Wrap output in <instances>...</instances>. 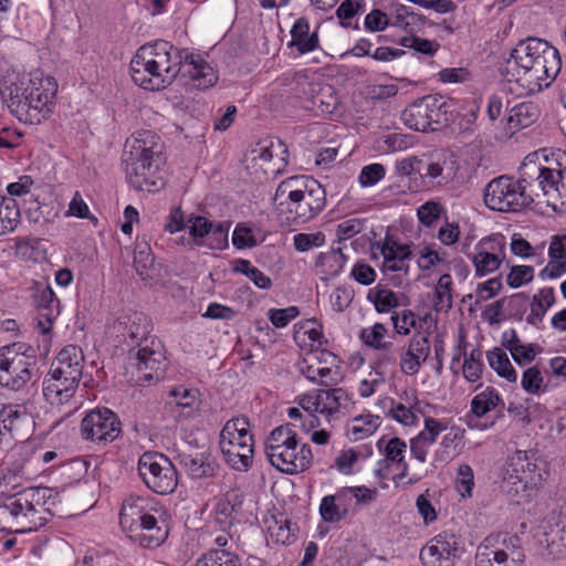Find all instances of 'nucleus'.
Instances as JSON below:
<instances>
[{"mask_svg": "<svg viewBox=\"0 0 566 566\" xmlns=\"http://www.w3.org/2000/svg\"><path fill=\"white\" fill-rule=\"evenodd\" d=\"M160 137L151 130H140L126 139L122 164L127 181L138 191L155 192L165 186Z\"/></svg>", "mask_w": 566, "mask_h": 566, "instance_id": "1", "label": "nucleus"}, {"mask_svg": "<svg viewBox=\"0 0 566 566\" xmlns=\"http://www.w3.org/2000/svg\"><path fill=\"white\" fill-rule=\"evenodd\" d=\"M56 92L57 83L53 77L34 76L7 86L2 96L20 122L38 125L51 115Z\"/></svg>", "mask_w": 566, "mask_h": 566, "instance_id": "2", "label": "nucleus"}, {"mask_svg": "<svg viewBox=\"0 0 566 566\" xmlns=\"http://www.w3.org/2000/svg\"><path fill=\"white\" fill-rule=\"evenodd\" d=\"M114 329L120 333L129 346L128 359L135 365L142 378L146 381L161 378L164 356L160 350L153 348L155 340L150 337L151 322L142 312H134L117 319Z\"/></svg>", "mask_w": 566, "mask_h": 566, "instance_id": "3", "label": "nucleus"}, {"mask_svg": "<svg viewBox=\"0 0 566 566\" xmlns=\"http://www.w3.org/2000/svg\"><path fill=\"white\" fill-rule=\"evenodd\" d=\"M274 201L289 224L301 226L315 219L326 205V191L314 178L293 176L282 180Z\"/></svg>", "mask_w": 566, "mask_h": 566, "instance_id": "4", "label": "nucleus"}, {"mask_svg": "<svg viewBox=\"0 0 566 566\" xmlns=\"http://www.w3.org/2000/svg\"><path fill=\"white\" fill-rule=\"evenodd\" d=\"M53 489L46 486L28 488L7 497L0 504V532L29 533L44 526L49 518L42 513L53 497Z\"/></svg>", "mask_w": 566, "mask_h": 566, "instance_id": "5", "label": "nucleus"}, {"mask_svg": "<svg viewBox=\"0 0 566 566\" xmlns=\"http://www.w3.org/2000/svg\"><path fill=\"white\" fill-rule=\"evenodd\" d=\"M119 524L128 537L144 548H156L168 537V527L164 521L150 514L143 499L125 501L120 513Z\"/></svg>", "mask_w": 566, "mask_h": 566, "instance_id": "6", "label": "nucleus"}, {"mask_svg": "<svg viewBox=\"0 0 566 566\" xmlns=\"http://www.w3.org/2000/svg\"><path fill=\"white\" fill-rule=\"evenodd\" d=\"M453 103L447 97L432 94L411 103L401 114L403 123L416 132L439 130L453 120Z\"/></svg>", "mask_w": 566, "mask_h": 566, "instance_id": "7", "label": "nucleus"}, {"mask_svg": "<svg viewBox=\"0 0 566 566\" xmlns=\"http://www.w3.org/2000/svg\"><path fill=\"white\" fill-rule=\"evenodd\" d=\"M538 196L534 189L525 191L511 176L502 175L492 179L484 189V203L500 212H517L528 208Z\"/></svg>", "mask_w": 566, "mask_h": 566, "instance_id": "8", "label": "nucleus"}, {"mask_svg": "<svg viewBox=\"0 0 566 566\" xmlns=\"http://www.w3.org/2000/svg\"><path fill=\"white\" fill-rule=\"evenodd\" d=\"M138 473L147 488L157 494H170L178 484L176 468L163 454L144 453L138 461Z\"/></svg>", "mask_w": 566, "mask_h": 566, "instance_id": "9", "label": "nucleus"}, {"mask_svg": "<svg viewBox=\"0 0 566 566\" xmlns=\"http://www.w3.org/2000/svg\"><path fill=\"white\" fill-rule=\"evenodd\" d=\"M122 433L118 416L109 408H95L86 412L81 421V436L97 444H107Z\"/></svg>", "mask_w": 566, "mask_h": 566, "instance_id": "10", "label": "nucleus"}, {"mask_svg": "<svg viewBox=\"0 0 566 566\" xmlns=\"http://www.w3.org/2000/svg\"><path fill=\"white\" fill-rule=\"evenodd\" d=\"M231 222H212L208 218L191 213L187 218L189 238L187 244L206 247L210 250H224L228 248V234Z\"/></svg>", "mask_w": 566, "mask_h": 566, "instance_id": "11", "label": "nucleus"}, {"mask_svg": "<svg viewBox=\"0 0 566 566\" xmlns=\"http://www.w3.org/2000/svg\"><path fill=\"white\" fill-rule=\"evenodd\" d=\"M562 67V60L556 48H549L541 54L532 64L520 72L522 76L521 86L526 87L528 93L542 91L549 86Z\"/></svg>", "mask_w": 566, "mask_h": 566, "instance_id": "12", "label": "nucleus"}, {"mask_svg": "<svg viewBox=\"0 0 566 566\" xmlns=\"http://www.w3.org/2000/svg\"><path fill=\"white\" fill-rule=\"evenodd\" d=\"M490 538L478 547L475 555L476 566H523L525 553L521 546V538L516 535L503 539L502 547L493 548L489 545Z\"/></svg>", "mask_w": 566, "mask_h": 566, "instance_id": "13", "label": "nucleus"}, {"mask_svg": "<svg viewBox=\"0 0 566 566\" xmlns=\"http://www.w3.org/2000/svg\"><path fill=\"white\" fill-rule=\"evenodd\" d=\"M549 45L547 41L539 38L530 36L521 40L501 69L505 81L520 83L522 78L520 72L538 59Z\"/></svg>", "mask_w": 566, "mask_h": 566, "instance_id": "14", "label": "nucleus"}, {"mask_svg": "<svg viewBox=\"0 0 566 566\" xmlns=\"http://www.w3.org/2000/svg\"><path fill=\"white\" fill-rule=\"evenodd\" d=\"M150 48L140 46L130 61V72L133 81L140 87L149 91H159L166 88V77L159 71L158 64L150 60Z\"/></svg>", "mask_w": 566, "mask_h": 566, "instance_id": "15", "label": "nucleus"}, {"mask_svg": "<svg viewBox=\"0 0 566 566\" xmlns=\"http://www.w3.org/2000/svg\"><path fill=\"white\" fill-rule=\"evenodd\" d=\"M31 300L38 311V328L43 335L50 334L53 323L60 314V301L55 297L51 286L41 282L32 283Z\"/></svg>", "mask_w": 566, "mask_h": 566, "instance_id": "16", "label": "nucleus"}, {"mask_svg": "<svg viewBox=\"0 0 566 566\" xmlns=\"http://www.w3.org/2000/svg\"><path fill=\"white\" fill-rule=\"evenodd\" d=\"M265 455L270 463L285 474H296L308 470L313 463V453L308 444L298 448H270Z\"/></svg>", "mask_w": 566, "mask_h": 566, "instance_id": "17", "label": "nucleus"}, {"mask_svg": "<svg viewBox=\"0 0 566 566\" xmlns=\"http://www.w3.org/2000/svg\"><path fill=\"white\" fill-rule=\"evenodd\" d=\"M505 259V238L501 234L482 239L471 256L475 276L482 277L496 271Z\"/></svg>", "mask_w": 566, "mask_h": 566, "instance_id": "18", "label": "nucleus"}, {"mask_svg": "<svg viewBox=\"0 0 566 566\" xmlns=\"http://www.w3.org/2000/svg\"><path fill=\"white\" fill-rule=\"evenodd\" d=\"M180 66L181 70L178 76L187 80L185 83L191 84L195 88L207 90L218 82L217 72L199 54L186 50Z\"/></svg>", "mask_w": 566, "mask_h": 566, "instance_id": "19", "label": "nucleus"}, {"mask_svg": "<svg viewBox=\"0 0 566 566\" xmlns=\"http://www.w3.org/2000/svg\"><path fill=\"white\" fill-rule=\"evenodd\" d=\"M144 48H150V60L158 64L159 71L166 77V83L170 85L180 73V63L186 50H179L164 40H157L153 44H145Z\"/></svg>", "mask_w": 566, "mask_h": 566, "instance_id": "20", "label": "nucleus"}, {"mask_svg": "<svg viewBox=\"0 0 566 566\" xmlns=\"http://www.w3.org/2000/svg\"><path fill=\"white\" fill-rule=\"evenodd\" d=\"M430 352L429 335L421 332L415 333L400 354L399 366L401 371L409 376L418 374Z\"/></svg>", "mask_w": 566, "mask_h": 566, "instance_id": "21", "label": "nucleus"}, {"mask_svg": "<svg viewBox=\"0 0 566 566\" xmlns=\"http://www.w3.org/2000/svg\"><path fill=\"white\" fill-rule=\"evenodd\" d=\"M176 460L191 479H209L217 475L219 464L209 451L180 452Z\"/></svg>", "mask_w": 566, "mask_h": 566, "instance_id": "22", "label": "nucleus"}, {"mask_svg": "<svg viewBox=\"0 0 566 566\" xmlns=\"http://www.w3.org/2000/svg\"><path fill=\"white\" fill-rule=\"evenodd\" d=\"M34 366L20 358L0 354V385L12 390L21 389L31 380Z\"/></svg>", "mask_w": 566, "mask_h": 566, "instance_id": "23", "label": "nucleus"}, {"mask_svg": "<svg viewBox=\"0 0 566 566\" xmlns=\"http://www.w3.org/2000/svg\"><path fill=\"white\" fill-rule=\"evenodd\" d=\"M199 391L193 388L176 387L169 391L166 408L177 420L193 418L199 410Z\"/></svg>", "mask_w": 566, "mask_h": 566, "instance_id": "24", "label": "nucleus"}, {"mask_svg": "<svg viewBox=\"0 0 566 566\" xmlns=\"http://www.w3.org/2000/svg\"><path fill=\"white\" fill-rule=\"evenodd\" d=\"M244 496L238 490H230L218 499L213 510V522L224 533L234 525L235 515L241 512Z\"/></svg>", "mask_w": 566, "mask_h": 566, "instance_id": "25", "label": "nucleus"}, {"mask_svg": "<svg viewBox=\"0 0 566 566\" xmlns=\"http://www.w3.org/2000/svg\"><path fill=\"white\" fill-rule=\"evenodd\" d=\"M78 384L77 381L60 377L50 369L43 380V396L50 405L61 406L74 396Z\"/></svg>", "mask_w": 566, "mask_h": 566, "instance_id": "26", "label": "nucleus"}, {"mask_svg": "<svg viewBox=\"0 0 566 566\" xmlns=\"http://www.w3.org/2000/svg\"><path fill=\"white\" fill-rule=\"evenodd\" d=\"M428 161L429 182L442 186L449 184L455 176L452 156L443 150H436L429 154Z\"/></svg>", "mask_w": 566, "mask_h": 566, "instance_id": "27", "label": "nucleus"}, {"mask_svg": "<svg viewBox=\"0 0 566 566\" xmlns=\"http://www.w3.org/2000/svg\"><path fill=\"white\" fill-rule=\"evenodd\" d=\"M536 187L539 188L545 196H549L552 199H558L562 205H565L566 166L565 169H559L557 171L545 167Z\"/></svg>", "mask_w": 566, "mask_h": 566, "instance_id": "28", "label": "nucleus"}, {"mask_svg": "<svg viewBox=\"0 0 566 566\" xmlns=\"http://www.w3.org/2000/svg\"><path fill=\"white\" fill-rule=\"evenodd\" d=\"M539 117V108L533 102H523L511 108L506 119L510 137L532 126Z\"/></svg>", "mask_w": 566, "mask_h": 566, "instance_id": "29", "label": "nucleus"}, {"mask_svg": "<svg viewBox=\"0 0 566 566\" xmlns=\"http://www.w3.org/2000/svg\"><path fill=\"white\" fill-rule=\"evenodd\" d=\"M226 449L221 450L226 461L238 471H248L253 462L254 442L234 443L224 442Z\"/></svg>", "mask_w": 566, "mask_h": 566, "instance_id": "30", "label": "nucleus"}, {"mask_svg": "<svg viewBox=\"0 0 566 566\" xmlns=\"http://www.w3.org/2000/svg\"><path fill=\"white\" fill-rule=\"evenodd\" d=\"M292 41L289 46H295L300 54L314 51L318 46L317 33L310 34V23L306 18H298L291 29Z\"/></svg>", "mask_w": 566, "mask_h": 566, "instance_id": "31", "label": "nucleus"}, {"mask_svg": "<svg viewBox=\"0 0 566 566\" xmlns=\"http://www.w3.org/2000/svg\"><path fill=\"white\" fill-rule=\"evenodd\" d=\"M499 407L504 408L505 403L499 391L491 386L485 387L484 390L475 395L471 400V412L476 418H482Z\"/></svg>", "mask_w": 566, "mask_h": 566, "instance_id": "32", "label": "nucleus"}, {"mask_svg": "<svg viewBox=\"0 0 566 566\" xmlns=\"http://www.w3.org/2000/svg\"><path fill=\"white\" fill-rule=\"evenodd\" d=\"M300 441L297 438V433L293 428V424L285 423L274 428L269 437L266 438L264 444V451L269 452L270 448L279 449L287 447L290 448H298Z\"/></svg>", "mask_w": 566, "mask_h": 566, "instance_id": "33", "label": "nucleus"}, {"mask_svg": "<svg viewBox=\"0 0 566 566\" xmlns=\"http://www.w3.org/2000/svg\"><path fill=\"white\" fill-rule=\"evenodd\" d=\"M486 358L490 367L500 377L506 379L509 382H516L517 373L503 349L499 347L493 348L492 350L488 352Z\"/></svg>", "mask_w": 566, "mask_h": 566, "instance_id": "34", "label": "nucleus"}, {"mask_svg": "<svg viewBox=\"0 0 566 566\" xmlns=\"http://www.w3.org/2000/svg\"><path fill=\"white\" fill-rule=\"evenodd\" d=\"M20 217L15 200L0 196V235L13 231L20 222Z\"/></svg>", "mask_w": 566, "mask_h": 566, "instance_id": "35", "label": "nucleus"}, {"mask_svg": "<svg viewBox=\"0 0 566 566\" xmlns=\"http://www.w3.org/2000/svg\"><path fill=\"white\" fill-rule=\"evenodd\" d=\"M193 566H242L241 558L227 549H210Z\"/></svg>", "mask_w": 566, "mask_h": 566, "instance_id": "36", "label": "nucleus"}, {"mask_svg": "<svg viewBox=\"0 0 566 566\" xmlns=\"http://www.w3.org/2000/svg\"><path fill=\"white\" fill-rule=\"evenodd\" d=\"M536 154L528 155L520 167V177L515 179L525 191L533 189V184L538 181L545 167L536 163Z\"/></svg>", "mask_w": 566, "mask_h": 566, "instance_id": "37", "label": "nucleus"}, {"mask_svg": "<svg viewBox=\"0 0 566 566\" xmlns=\"http://www.w3.org/2000/svg\"><path fill=\"white\" fill-rule=\"evenodd\" d=\"M155 263V256L151 252L150 245L143 241L137 242L134 250V265L137 274L142 280L151 277L150 270Z\"/></svg>", "mask_w": 566, "mask_h": 566, "instance_id": "38", "label": "nucleus"}, {"mask_svg": "<svg viewBox=\"0 0 566 566\" xmlns=\"http://www.w3.org/2000/svg\"><path fill=\"white\" fill-rule=\"evenodd\" d=\"M386 262L403 261L412 258L410 245L401 244L391 235H386L382 243H377Z\"/></svg>", "mask_w": 566, "mask_h": 566, "instance_id": "39", "label": "nucleus"}, {"mask_svg": "<svg viewBox=\"0 0 566 566\" xmlns=\"http://www.w3.org/2000/svg\"><path fill=\"white\" fill-rule=\"evenodd\" d=\"M367 300L375 305L378 313H387L399 305L396 293L380 286L370 289L367 294Z\"/></svg>", "mask_w": 566, "mask_h": 566, "instance_id": "40", "label": "nucleus"}, {"mask_svg": "<svg viewBox=\"0 0 566 566\" xmlns=\"http://www.w3.org/2000/svg\"><path fill=\"white\" fill-rule=\"evenodd\" d=\"M28 420L29 413L24 405H8L0 411V421L3 424V429L9 432H12Z\"/></svg>", "mask_w": 566, "mask_h": 566, "instance_id": "41", "label": "nucleus"}, {"mask_svg": "<svg viewBox=\"0 0 566 566\" xmlns=\"http://www.w3.org/2000/svg\"><path fill=\"white\" fill-rule=\"evenodd\" d=\"M379 426V416L359 415L353 419L349 432L354 440H361L371 436Z\"/></svg>", "mask_w": 566, "mask_h": 566, "instance_id": "42", "label": "nucleus"}, {"mask_svg": "<svg viewBox=\"0 0 566 566\" xmlns=\"http://www.w3.org/2000/svg\"><path fill=\"white\" fill-rule=\"evenodd\" d=\"M452 280L450 274H442L434 289L433 308L437 312L449 311L452 307Z\"/></svg>", "mask_w": 566, "mask_h": 566, "instance_id": "43", "label": "nucleus"}, {"mask_svg": "<svg viewBox=\"0 0 566 566\" xmlns=\"http://www.w3.org/2000/svg\"><path fill=\"white\" fill-rule=\"evenodd\" d=\"M407 450L406 442L398 438H390L385 446V458L378 462V465H385L386 469H389L391 464H399L405 461V453Z\"/></svg>", "mask_w": 566, "mask_h": 566, "instance_id": "44", "label": "nucleus"}, {"mask_svg": "<svg viewBox=\"0 0 566 566\" xmlns=\"http://www.w3.org/2000/svg\"><path fill=\"white\" fill-rule=\"evenodd\" d=\"M298 369L300 373L312 382L321 384L326 387L332 382H336V379L331 377L333 370L329 367H315L308 364L307 359H303V361L298 364Z\"/></svg>", "mask_w": 566, "mask_h": 566, "instance_id": "45", "label": "nucleus"}, {"mask_svg": "<svg viewBox=\"0 0 566 566\" xmlns=\"http://www.w3.org/2000/svg\"><path fill=\"white\" fill-rule=\"evenodd\" d=\"M521 386L525 392L531 395H539L547 389L544 377L537 366L528 367L523 371Z\"/></svg>", "mask_w": 566, "mask_h": 566, "instance_id": "46", "label": "nucleus"}, {"mask_svg": "<svg viewBox=\"0 0 566 566\" xmlns=\"http://www.w3.org/2000/svg\"><path fill=\"white\" fill-rule=\"evenodd\" d=\"M388 329L382 323H375L371 327L363 328L359 333L361 342L374 349H380L381 347H388V342H384Z\"/></svg>", "mask_w": 566, "mask_h": 566, "instance_id": "47", "label": "nucleus"}, {"mask_svg": "<svg viewBox=\"0 0 566 566\" xmlns=\"http://www.w3.org/2000/svg\"><path fill=\"white\" fill-rule=\"evenodd\" d=\"M388 347H381L373 363V369L376 375L382 377L388 370L394 369L397 365V352L392 343H387Z\"/></svg>", "mask_w": 566, "mask_h": 566, "instance_id": "48", "label": "nucleus"}, {"mask_svg": "<svg viewBox=\"0 0 566 566\" xmlns=\"http://www.w3.org/2000/svg\"><path fill=\"white\" fill-rule=\"evenodd\" d=\"M390 319L394 331L398 335L407 336L412 328H417V316L410 310L392 312Z\"/></svg>", "mask_w": 566, "mask_h": 566, "instance_id": "49", "label": "nucleus"}, {"mask_svg": "<svg viewBox=\"0 0 566 566\" xmlns=\"http://www.w3.org/2000/svg\"><path fill=\"white\" fill-rule=\"evenodd\" d=\"M398 43L403 48L412 49L416 52L428 56L434 55L440 48L438 42L422 39L417 35L402 36Z\"/></svg>", "mask_w": 566, "mask_h": 566, "instance_id": "50", "label": "nucleus"}, {"mask_svg": "<svg viewBox=\"0 0 566 566\" xmlns=\"http://www.w3.org/2000/svg\"><path fill=\"white\" fill-rule=\"evenodd\" d=\"M365 6V0H344L336 10L339 24L343 28H349L352 25L350 19L364 11Z\"/></svg>", "mask_w": 566, "mask_h": 566, "instance_id": "51", "label": "nucleus"}, {"mask_svg": "<svg viewBox=\"0 0 566 566\" xmlns=\"http://www.w3.org/2000/svg\"><path fill=\"white\" fill-rule=\"evenodd\" d=\"M0 354L3 356L20 358L25 363H32L35 366L36 363V348L27 343H13L8 346H3L0 349Z\"/></svg>", "mask_w": 566, "mask_h": 566, "instance_id": "52", "label": "nucleus"}, {"mask_svg": "<svg viewBox=\"0 0 566 566\" xmlns=\"http://www.w3.org/2000/svg\"><path fill=\"white\" fill-rule=\"evenodd\" d=\"M326 237L322 231L313 233L302 232L293 237V244L295 250L302 253L324 245Z\"/></svg>", "mask_w": 566, "mask_h": 566, "instance_id": "53", "label": "nucleus"}, {"mask_svg": "<svg viewBox=\"0 0 566 566\" xmlns=\"http://www.w3.org/2000/svg\"><path fill=\"white\" fill-rule=\"evenodd\" d=\"M221 431L241 437L244 442H254L250 429V421L245 416H239L228 420Z\"/></svg>", "mask_w": 566, "mask_h": 566, "instance_id": "54", "label": "nucleus"}, {"mask_svg": "<svg viewBox=\"0 0 566 566\" xmlns=\"http://www.w3.org/2000/svg\"><path fill=\"white\" fill-rule=\"evenodd\" d=\"M474 486V475L472 468L462 463L458 468V475L455 480V489L462 497H470Z\"/></svg>", "mask_w": 566, "mask_h": 566, "instance_id": "55", "label": "nucleus"}, {"mask_svg": "<svg viewBox=\"0 0 566 566\" xmlns=\"http://www.w3.org/2000/svg\"><path fill=\"white\" fill-rule=\"evenodd\" d=\"M12 463L0 468V493L4 494L17 488V450L12 453Z\"/></svg>", "mask_w": 566, "mask_h": 566, "instance_id": "56", "label": "nucleus"}, {"mask_svg": "<svg viewBox=\"0 0 566 566\" xmlns=\"http://www.w3.org/2000/svg\"><path fill=\"white\" fill-rule=\"evenodd\" d=\"M319 515L326 523H338L346 516L337 506L335 497L329 495H326L322 499L319 504Z\"/></svg>", "mask_w": 566, "mask_h": 566, "instance_id": "57", "label": "nucleus"}, {"mask_svg": "<svg viewBox=\"0 0 566 566\" xmlns=\"http://www.w3.org/2000/svg\"><path fill=\"white\" fill-rule=\"evenodd\" d=\"M534 277V269L530 265H514L507 274L506 282L512 289H517Z\"/></svg>", "mask_w": 566, "mask_h": 566, "instance_id": "58", "label": "nucleus"}, {"mask_svg": "<svg viewBox=\"0 0 566 566\" xmlns=\"http://www.w3.org/2000/svg\"><path fill=\"white\" fill-rule=\"evenodd\" d=\"M446 429L447 426L442 421L427 417L424 419V428L417 437L427 444H433L439 434Z\"/></svg>", "mask_w": 566, "mask_h": 566, "instance_id": "59", "label": "nucleus"}, {"mask_svg": "<svg viewBox=\"0 0 566 566\" xmlns=\"http://www.w3.org/2000/svg\"><path fill=\"white\" fill-rule=\"evenodd\" d=\"M316 400L319 407L318 413L324 415L327 418L334 416L339 410V403L336 402L333 389L318 390L316 394Z\"/></svg>", "mask_w": 566, "mask_h": 566, "instance_id": "60", "label": "nucleus"}, {"mask_svg": "<svg viewBox=\"0 0 566 566\" xmlns=\"http://www.w3.org/2000/svg\"><path fill=\"white\" fill-rule=\"evenodd\" d=\"M83 360L84 356L82 349L76 345H67L60 350L55 363H59L60 365L64 364L74 367H83Z\"/></svg>", "mask_w": 566, "mask_h": 566, "instance_id": "61", "label": "nucleus"}, {"mask_svg": "<svg viewBox=\"0 0 566 566\" xmlns=\"http://www.w3.org/2000/svg\"><path fill=\"white\" fill-rule=\"evenodd\" d=\"M232 244L239 249L253 248L258 244L252 230L242 223L237 224L232 234Z\"/></svg>", "mask_w": 566, "mask_h": 566, "instance_id": "62", "label": "nucleus"}, {"mask_svg": "<svg viewBox=\"0 0 566 566\" xmlns=\"http://www.w3.org/2000/svg\"><path fill=\"white\" fill-rule=\"evenodd\" d=\"M269 319L276 328L285 327L292 319H294L300 311L296 306H289L286 308H271L269 311Z\"/></svg>", "mask_w": 566, "mask_h": 566, "instance_id": "63", "label": "nucleus"}, {"mask_svg": "<svg viewBox=\"0 0 566 566\" xmlns=\"http://www.w3.org/2000/svg\"><path fill=\"white\" fill-rule=\"evenodd\" d=\"M389 25L387 13L379 9L371 10L364 20V27L370 32L384 31Z\"/></svg>", "mask_w": 566, "mask_h": 566, "instance_id": "64", "label": "nucleus"}]
</instances>
